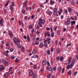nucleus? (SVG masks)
<instances>
[{"label":"nucleus","mask_w":78,"mask_h":78,"mask_svg":"<svg viewBox=\"0 0 78 78\" xmlns=\"http://www.w3.org/2000/svg\"><path fill=\"white\" fill-rule=\"evenodd\" d=\"M39 20V21L38 23V25H40V27H42V24H44L45 23V20L44 19H42L40 18Z\"/></svg>","instance_id":"obj_1"},{"label":"nucleus","mask_w":78,"mask_h":78,"mask_svg":"<svg viewBox=\"0 0 78 78\" xmlns=\"http://www.w3.org/2000/svg\"><path fill=\"white\" fill-rule=\"evenodd\" d=\"M66 21L65 22L66 25H69L70 24V18L68 17L66 20Z\"/></svg>","instance_id":"obj_2"},{"label":"nucleus","mask_w":78,"mask_h":78,"mask_svg":"<svg viewBox=\"0 0 78 78\" xmlns=\"http://www.w3.org/2000/svg\"><path fill=\"white\" fill-rule=\"evenodd\" d=\"M2 62L3 64H5V66H7L8 65V62H6V61L4 59H2Z\"/></svg>","instance_id":"obj_3"},{"label":"nucleus","mask_w":78,"mask_h":78,"mask_svg":"<svg viewBox=\"0 0 78 78\" xmlns=\"http://www.w3.org/2000/svg\"><path fill=\"white\" fill-rule=\"evenodd\" d=\"M8 53H9V51L8 50L6 51V52H3V54L6 56V57H8L9 56V54Z\"/></svg>","instance_id":"obj_4"},{"label":"nucleus","mask_w":78,"mask_h":78,"mask_svg":"<svg viewBox=\"0 0 78 78\" xmlns=\"http://www.w3.org/2000/svg\"><path fill=\"white\" fill-rule=\"evenodd\" d=\"M54 14V15H56L58 14V10L56 8H55L53 9Z\"/></svg>","instance_id":"obj_5"},{"label":"nucleus","mask_w":78,"mask_h":78,"mask_svg":"<svg viewBox=\"0 0 78 78\" xmlns=\"http://www.w3.org/2000/svg\"><path fill=\"white\" fill-rule=\"evenodd\" d=\"M47 64V60H44L42 61V64L43 66H45V65Z\"/></svg>","instance_id":"obj_6"},{"label":"nucleus","mask_w":78,"mask_h":78,"mask_svg":"<svg viewBox=\"0 0 78 78\" xmlns=\"http://www.w3.org/2000/svg\"><path fill=\"white\" fill-rule=\"evenodd\" d=\"M13 41L14 43L15 44H17V39L16 37H14V38L13 39Z\"/></svg>","instance_id":"obj_7"},{"label":"nucleus","mask_w":78,"mask_h":78,"mask_svg":"<svg viewBox=\"0 0 78 78\" xmlns=\"http://www.w3.org/2000/svg\"><path fill=\"white\" fill-rule=\"evenodd\" d=\"M27 3H28V1H25L23 4V6H24V7H26L27 6Z\"/></svg>","instance_id":"obj_8"},{"label":"nucleus","mask_w":78,"mask_h":78,"mask_svg":"<svg viewBox=\"0 0 78 78\" xmlns=\"http://www.w3.org/2000/svg\"><path fill=\"white\" fill-rule=\"evenodd\" d=\"M33 70L30 69L29 72V76H31L33 75Z\"/></svg>","instance_id":"obj_9"},{"label":"nucleus","mask_w":78,"mask_h":78,"mask_svg":"<svg viewBox=\"0 0 78 78\" xmlns=\"http://www.w3.org/2000/svg\"><path fill=\"white\" fill-rule=\"evenodd\" d=\"M76 23V22L75 21H71V25L72 26Z\"/></svg>","instance_id":"obj_10"},{"label":"nucleus","mask_w":78,"mask_h":78,"mask_svg":"<svg viewBox=\"0 0 78 78\" xmlns=\"http://www.w3.org/2000/svg\"><path fill=\"white\" fill-rule=\"evenodd\" d=\"M3 21V19H1L0 20V25L1 26H2L3 27V26H4V25H3V23H2V22Z\"/></svg>","instance_id":"obj_11"},{"label":"nucleus","mask_w":78,"mask_h":78,"mask_svg":"<svg viewBox=\"0 0 78 78\" xmlns=\"http://www.w3.org/2000/svg\"><path fill=\"white\" fill-rule=\"evenodd\" d=\"M39 46L40 48H43V47H44V44L42 42L41 43Z\"/></svg>","instance_id":"obj_12"},{"label":"nucleus","mask_w":78,"mask_h":78,"mask_svg":"<svg viewBox=\"0 0 78 78\" xmlns=\"http://www.w3.org/2000/svg\"><path fill=\"white\" fill-rule=\"evenodd\" d=\"M50 5H54V3H55V2L52 1V0H50Z\"/></svg>","instance_id":"obj_13"},{"label":"nucleus","mask_w":78,"mask_h":78,"mask_svg":"<svg viewBox=\"0 0 78 78\" xmlns=\"http://www.w3.org/2000/svg\"><path fill=\"white\" fill-rule=\"evenodd\" d=\"M9 75V74L8 73H5L4 74V77L5 78H7Z\"/></svg>","instance_id":"obj_14"},{"label":"nucleus","mask_w":78,"mask_h":78,"mask_svg":"<svg viewBox=\"0 0 78 78\" xmlns=\"http://www.w3.org/2000/svg\"><path fill=\"white\" fill-rule=\"evenodd\" d=\"M9 33L10 36V37H12L13 34H12V32H11V31H9Z\"/></svg>","instance_id":"obj_15"},{"label":"nucleus","mask_w":78,"mask_h":78,"mask_svg":"<svg viewBox=\"0 0 78 78\" xmlns=\"http://www.w3.org/2000/svg\"><path fill=\"white\" fill-rule=\"evenodd\" d=\"M13 8V7H12V5L10 6V9L12 12V11H13V10H14Z\"/></svg>","instance_id":"obj_16"},{"label":"nucleus","mask_w":78,"mask_h":78,"mask_svg":"<svg viewBox=\"0 0 78 78\" xmlns=\"http://www.w3.org/2000/svg\"><path fill=\"white\" fill-rule=\"evenodd\" d=\"M0 69H1L2 70H5V68L3 65H1L0 66Z\"/></svg>","instance_id":"obj_17"},{"label":"nucleus","mask_w":78,"mask_h":78,"mask_svg":"<svg viewBox=\"0 0 78 78\" xmlns=\"http://www.w3.org/2000/svg\"><path fill=\"white\" fill-rule=\"evenodd\" d=\"M27 41L28 42L30 41V37H29V35L28 34L27 35Z\"/></svg>","instance_id":"obj_18"},{"label":"nucleus","mask_w":78,"mask_h":78,"mask_svg":"<svg viewBox=\"0 0 78 78\" xmlns=\"http://www.w3.org/2000/svg\"><path fill=\"white\" fill-rule=\"evenodd\" d=\"M32 54L33 55H36V51L35 50H34L32 51Z\"/></svg>","instance_id":"obj_19"},{"label":"nucleus","mask_w":78,"mask_h":78,"mask_svg":"<svg viewBox=\"0 0 78 78\" xmlns=\"http://www.w3.org/2000/svg\"><path fill=\"white\" fill-rule=\"evenodd\" d=\"M32 58H38V56L37 55H33L32 56Z\"/></svg>","instance_id":"obj_20"},{"label":"nucleus","mask_w":78,"mask_h":78,"mask_svg":"<svg viewBox=\"0 0 78 78\" xmlns=\"http://www.w3.org/2000/svg\"><path fill=\"white\" fill-rule=\"evenodd\" d=\"M9 1H7L6 2V4L5 5V6L6 7L9 4Z\"/></svg>","instance_id":"obj_21"},{"label":"nucleus","mask_w":78,"mask_h":78,"mask_svg":"<svg viewBox=\"0 0 78 78\" xmlns=\"http://www.w3.org/2000/svg\"><path fill=\"white\" fill-rule=\"evenodd\" d=\"M68 11L69 12H71L72 11V9L70 7H69L68 9Z\"/></svg>","instance_id":"obj_22"},{"label":"nucleus","mask_w":78,"mask_h":78,"mask_svg":"<svg viewBox=\"0 0 78 78\" xmlns=\"http://www.w3.org/2000/svg\"><path fill=\"white\" fill-rule=\"evenodd\" d=\"M55 35V34L54 32L52 33L51 34V36L52 37H54V36Z\"/></svg>","instance_id":"obj_23"},{"label":"nucleus","mask_w":78,"mask_h":78,"mask_svg":"<svg viewBox=\"0 0 78 78\" xmlns=\"http://www.w3.org/2000/svg\"><path fill=\"white\" fill-rule=\"evenodd\" d=\"M46 41L48 42V41H51V38H50V37L47 38L46 39Z\"/></svg>","instance_id":"obj_24"},{"label":"nucleus","mask_w":78,"mask_h":78,"mask_svg":"<svg viewBox=\"0 0 78 78\" xmlns=\"http://www.w3.org/2000/svg\"><path fill=\"white\" fill-rule=\"evenodd\" d=\"M56 59H64V58L62 56H61L60 57H58L56 58Z\"/></svg>","instance_id":"obj_25"},{"label":"nucleus","mask_w":78,"mask_h":78,"mask_svg":"<svg viewBox=\"0 0 78 78\" xmlns=\"http://www.w3.org/2000/svg\"><path fill=\"white\" fill-rule=\"evenodd\" d=\"M35 45H39V42L37 41H35Z\"/></svg>","instance_id":"obj_26"},{"label":"nucleus","mask_w":78,"mask_h":78,"mask_svg":"<svg viewBox=\"0 0 78 78\" xmlns=\"http://www.w3.org/2000/svg\"><path fill=\"white\" fill-rule=\"evenodd\" d=\"M10 6H12V7H14V6H15V5H14V2H12L11 3V5H10Z\"/></svg>","instance_id":"obj_27"},{"label":"nucleus","mask_w":78,"mask_h":78,"mask_svg":"<svg viewBox=\"0 0 78 78\" xmlns=\"http://www.w3.org/2000/svg\"><path fill=\"white\" fill-rule=\"evenodd\" d=\"M52 14V12L51 11H49L48 12V15H51Z\"/></svg>","instance_id":"obj_28"},{"label":"nucleus","mask_w":78,"mask_h":78,"mask_svg":"<svg viewBox=\"0 0 78 78\" xmlns=\"http://www.w3.org/2000/svg\"><path fill=\"white\" fill-rule=\"evenodd\" d=\"M71 5H75V3H74V2H71Z\"/></svg>","instance_id":"obj_29"},{"label":"nucleus","mask_w":78,"mask_h":78,"mask_svg":"<svg viewBox=\"0 0 78 78\" xmlns=\"http://www.w3.org/2000/svg\"><path fill=\"white\" fill-rule=\"evenodd\" d=\"M22 13L23 14H25V10L23 9L22 10Z\"/></svg>","instance_id":"obj_30"},{"label":"nucleus","mask_w":78,"mask_h":78,"mask_svg":"<svg viewBox=\"0 0 78 78\" xmlns=\"http://www.w3.org/2000/svg\"><path fill=\"white\" fill-rule=\"evenodd\" d=\"M48 37H50V36H51V35H50V32H49V31L48 32Z\"/></svg>","instance_id":"obj_31"},{"label":"nucleus","mask_w":78,"mask_h":78,"mask_svg":"<svg viewBox=\"0 0 78 78\" xmlns=\"http://www.w3.org/2000/svg\"><path fill=\"white\" fill-rule=\"evenodd\" d=\"M18 47L19 48H21V45H20V44H17Z\"/></svg>","instance_id":"obj_32"},{"label":"nucleus","mask_w":78,"mask_h":78,"mask_svg":"<svg viewBox=\"0 0 78 78\" xmlns=\"http://www.w3.org/2000/svg\"><path fill=\"white\" fill-rule=\"evenodd\" d=\"M57 53H60V49H59V48H58L57 49Z\"/></svg>","instance_id":"obj_33"},{"label":"nucleus","mask_w":78,"mask_h":78,"mask_svg":"<svg viewBox=\"0 0 78 78\" xmlns=\"http://www.w3.org/2000/svg\"><path fill=\"white\" fill-rule=\"evenodd\" d=\"M46 30L48 31H50V28L48 27H47L46 28Z\"/></svg>","instance_id":"obj_34"},{"label":"nucleus","mask_w":78,"mask_h":78,"mask_svg":"<svg viewBox=\"0 0 78 78\" xmlns=\"http://www.w3.org/2000/svg\"><path fill=\"white\" fill-rule=\"evenodd\" d=\"M47 53L48 55H50V51L49 50H48L47 51Z\"/></svg>","instance_id":"obj_35"},{"label":"nucleus","mask_w":78,"mask_h":78,"mask_svg":"<svg viewBox=\"0 0 78 78\" xmlns=\"http://www.w3.org/2000/svg\"><path fill=\"white\" fill-rule=\"evenodd\" d=\"M76 74H77V72L76 71L74 73V76H75L76 75Z\"/></svg>","instance_id":"obj_36"},{"label":"nucleus","mask_w":78,"mask_h":78,"mask_svg":"<svg viewBox=\"0 0 78 78\" xmlns=\"http://www.w3.org/2000/svg\"><path fill=\"white\" fill-rule=\"evenodd\" d=\"M47 35H48V33L47 32H45L44 34V37H47Z\"/></svg>","instance_id":"obj_37"},{"label":"nucleus","mask_w":78,"mask_h":78,"mask_svg":"<svg viewBox=\"0 0 78 78\" xmlns=\"http://www.w3.org/2000/svg\"><path fill=\"white\" fill-rule=\"evenodd\" d=\"M70 62H71V59H69L68 60V64H70Z\"/></svg>","instance_id":"obj_38"},{"label":"nucleus","mask_w":78,"mask_h":78,"mask_svg":"<svg viewBox=\"0 0 78 78\" xmlns=\"http://www.w3.org/2000/svg\"><path fill=\"white\" fill-rule=\"evenodd\" d=\"M49 70L50 72H52L53 71V69L51 68H50L49 69Z\"/></svg>","instance_id":"obj_39"},{"label":"nucleus","mask_w":78,"mask_h":78,"mask_svg":"<svg viewBox=\"0 0 78 78\" xmlns=\"http://www.w3.org/2000/svg\"><path fill=\"white\" fill-rule=\"evenodd\" d=\"M40 71H41V72H44V69H43L41 68L40 69Z\"/></svg>","instance_id":"obj_40"},{"label":"nucleus","mask_w":78,"mask_h":78,"mask_svg":"<svg viewBox=\"0 0 78 78\" xmlns=\"http://www.w3.org/2000/svg\"><path fill=\"white\" fill-rule=\"evenodd\" d=\"M34 32V28H33L31 30V32L33 33Z\"/></svg>","instance_id":"obj_41"},{"label":"nucleus","mask_w":78,"mask_h":78,"mask_svg":"<svg viewBox=\"0 0 78 78\" xmlns=\"http://www.w3.org/2000/svg\"><path fill=\"white\" fill-rule=\"evenodd\" d=\"M56 67H53V70H54V71H55V70H56Z\"/></svg>","instance_id":"obj_42"},{"label":"nucleus","mask_w":78,"mask_h":78,"mask_svg":"<svg viewBox=\"0 0 78 78\" xmlns=\"http://www.w3.org/2000/svg\"><path fill=\"white\" fill-rule=\"evenodd\" d=\"M34 69H36V68H37V66L36 65H34Z\"/></svg>","instance_id":"obj_43"},{"label":"nucleus","mask_w":78,"mask_h":78,"mask_svg":"<svg viewBox=\"0 0 78 78\" xmlns=\"http://www.w3.org/2000/svg\"><path fill=\"white\" fill-rule=\"evenodd\" d=\"M70 65H69L67 67V69H70Z\"/></svg>","instance_id":"obj_44"},{"label":"nucleus","mask_w":78,"mask_h":78,"mask_svg":"<svg viewBox=\"0 0 78 78\" xmlns=\"http://www.w3.org/2000/svg\"><path fill=\"white\" fill-rule=\"evenodd\" d=\"M58 28V26H56L55 27V28H54L53 30H56V29Z\"/></svg>","instance_id":"obj_45"},{"label":"nucleus","mask_w":78,"mask_h":78,"mask_svg":"<svg viewBox=\"0 0 78 78\" xmlns=\"http://www.w3.org/2000/svg\"><path fill=\"white\" fill-rule=\"evenodd\" d=\"M68 73L69 75H70V74H71V73H72V72H71V71H69L68 72Z\"/></svg>","instance_id":"obj_46"},{"label":"nucleus","mask_w":78,"mask_h":78,"mask_svg":"<svg viewBox=\"0 0 78 78\" xmlns=\"http://www.w3.org/2000/svg\"><path fill=\"white\" fill-rule=\"evenodd\" d=\"M31 19H34V15H33L31 16Z\"/></svg>","instance_id":"obj_47"},{"label":"nucleus","mask_w":78,"mask_h":78,"mask_svg":"<svg viewBox=\"0 0 78 78\" xmlns=\"http://www.w3.org/2000/svg\"><path fill=\"white\" fill-rule=\"evenodd\" d=\"M58 71H61V67H58Z\"/></svg>","instance_id":"obj_48"},{"label":"nucleus","mask_w":78,"mask_h":78,"mask_svg":"<svg viewBox=\"0 0 78 78\" xmlns=\"http://www.w3.org/2000/svg\"><path fill=\"white\" fill-rule=\"evenodd\" d=\"M44 47H47V44L44 43Z\"/></svg>","instance_id":"obj_49"},{"label":"nucleus","mask_w":78,"mask_h":78,"mask_svg":"<svg viewBox=\"0 0 78 78\" xmlns=\"http://www.w3.org/2000/svg\"><path fill=\"white\" fill-rule=\"evenodd\" d=\"M51 51H54V49H53V48H51Z\"/></svg>","instance_id":"obj_50"},{"label":"nucleus","mask_w":78,"mask_h":78,"mask_svg":"<svg viewBox=\"0 0 78 78\" xmlns=\"http://www.w3.org/2000/svg\"><path fill=\"white\" fill-rule=\"evenodd\" d=\"M64 68H62V73H64Z\"/></svg>","instance_id":"obj_51"},{"label":"nucleus","mask_w":78,"mask_h":78,"mask_svg":"<svg viewBox=\"0 0 78 78\" xmlns=\"http://www.w3.org/2000/svg\"><path fill=\"white\" fill-rule=\"evenodd\" d=\"M18 61H19V59H16L15 60V62H18Z\"/></svg>","instance_id":"obj_52"},{"label":"nucleus","mask_w":78,"mask_h":78,"mask_svg":"<svg viewBox=\"0 0 78 78\" xmlns=\"http://www.w3.org/2000/svg\"><path fill=\"white\" fill-rule=\"evenodd\" d=\"M27 17H28L27 16H25L24 18V20H27Z\"/></svg>","instance_id":"obj_53"},{"label":"nucleus","mask_w":78,"mask_h":78,"mask_svg":"<svg viewBox=\"0 0 78 78\" xmlns=\"http://www.w3.org/2000/svg\"><path fill=\"white\" fill-rule=\"evenodd\" d=\"M10 51L11 52H12V51H13V48H11L10 49Z\"/></svg>","instance_id":"obj_54"},{"label":"nucleus","mask_w":78,"mask_h":78,"mask_svg":"<svg viewBox=\"0 0 78 78\" xmlns=\"http://www.w3.org/2000/svg\"><path fill=\"white\" fill-rule=\"evenodd\" d=\"M72 61H73V63H75V59H73L72 60Z\"/></svg>","instance_id":"obj_55"},{"label":"nucleus","mask_w":78,"mask_h":78,"mask_svg":"<svg viewBox=\"0 0 78 78\" xmlns=\"http://www.w3.org/2000/svg\"><path fill=\"white\" fill-rule=\"evenodd\" d=\"M66 27H64L63 28V32H65V31H66Z\"/></svg>","instance_id":"obj_56"},{"label":"nucleus","mask_w":78,"mask_h":78,"mask_svg":"<svg viewBox=\"0 0 78 78\" xmlns=\"http://www.w3.org/2000/svg\"><path fill=\"white\" fill-rule=\"evenodd\" d=\"M64 12L65 14H67V10H66L64 11Z\"/></svg>","instance_id":"obj_57"},{"label":"nucleus","mask_w":78,"mask_h":78,"mask_svg":"<svg viewBox=\"0 0 78 78\" xmlns=\"http://www.w3.org/2000/svg\"><path fill=\"white\" fill-rule=\"evenodd\" d=\"M12 67H10L9 69V71H11V70H12Z\"/></svg>","instance_id":"obj_58"},{"label":"nucleus","mask_w":78,"mask_h":78,"mask_svg":"<svg viewBox=\"0 0 78 78\" xmlns=\"http://www.w3.org/2000/svg\"><path fill=\"white\" fill-rule=\"evenodd\" d=\"M50 30L51 32H53V28L52 27H50Z\"/></svg>","instance_id":"obj_59"},{"label":"nucleus","mask_w":78,"mask_h":78,"mask_svg":"<svg viewBox=\"0 0 78 78\" xmlns=\"http://www.w3.org/2000/svg\"><path fill=\"white\" fill-rule=\"evenodd\" d=\"M47 64L48 66H50V63H49V62H48V61L47 62Z\"/></svg>","instance_id":"obj_60"},{"label":"nucleus","mask_w":78,"mask_h":78,"mask_svg":"<svg viewBox=\"0 0 78 78\" xmlns=\"http://www.w3.org/2000/svg\"><path fill=\"white\" fill-rule=\"evenodd\" d=\"M71 27L72 28V29H73V28H74V26H73V25H71Z\"/></svg>","instance_id":"obj_61"},{"label":"nucleus","mask_w":78,"mask_h":78,"mask_svg":"<svg viewBox=\"0 0 78 78\" xmlns=\"http://www.w3.org/2000/svg\"><path fill=\"white\" fill-rule=\"evenodd\" d=\"M48 78H50V74H48Z\"/></svg>","instance_id":"obj_62"},{"label":"nucleus","mask_w":78,"mask_h":78,"mask_svg":"<svg viewBox=\"0 0 78 78\" xmlns=\"http://www.w3.org/2000/svg\"><path fill=\"white\" fill-rule=\"evenodd\" d=\"M76 51H77V53H78V47L76 48Z\"/></svg>","instance_id":"obj_63"},{"label":"nucleus","mask_w":78,"mask_h":78,"mask_svg":"<svg viewBox=\"0 0 78 78\" xmlns=\"http://www.w3.org/2000/svg\"><path fill=\"white\" fill-rule=\"evenodd\" d=\"M76 59H78V55H76Z\"/></svg>","instance_id":"obj_64"}]
</instances>
